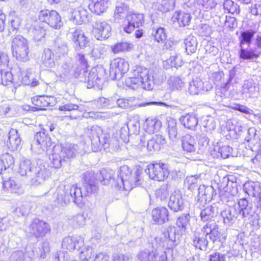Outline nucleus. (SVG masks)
I'll use <instances>...</instances> for the list:
<instances>
[{
  "label": "nucleus",
  "instance_id": "72a5a7b5",
  "mask_svg": "<svg viewBox=\"0 0 261 261\" xmlns=\"http://www.w3.org/2000/svg\"><path fill=\"white\" fill-rule=\"evenodd\" d=\"M1 158L5 163V165L6 166L8 169L13 165L14 163V159L12 155L8 153H5L3 154L1 156Z\"/></svg>",
  "mask_w": 261,
  "mask_h": 261
},
{
  "label": "nucleus",
  "instance_id": "423d86ee",
  "mask_svg": "<svg viewBox=\"0 0 261 261\" xmlns=\"http://www.w3.org/2000/svg\"><path fill=\"white\" fill-rule=\"evenodd\" d=\"M112 29L107 21L99 19L92 25V34L98 40L107 39L111 34Z\"/></svg>",
  "mask_w": 261,
  "mask_h": 261
},
{
  "label": "nucleus",
  "instance_id": "c85d7f7f",
  "mask_svg": "<svg viewBox=\"0 0 261 261\" xmlns=\"http://www.w3.org/2000/svg\"><path fill=\"white\" fill-rule=\"evenodd\" d=\"M214 214L212 206H207L200 212L201 220L203 222L209 221L214 217Z\"/></svg>",
  "mask_w": 261,
  "mask_h": 261
},
{
  "label": "nucleus",
  "instance_id": "6e6d98bb",
  "mask_svg": "<svg viewBox=\"0 0 261 261\" xmlns=\"http://www.w3.org/2000/svg\"><path fill=\"white\" fill-rule=\"evenodd\" d=\"M252 161L253 164L255 165H259V163H261V154H257L253 159H252Z\"/></svg>",
  "mask_w": 261,
  "mask_h": 261
},
{
  "label": "nucleus",
  "instance_id": "a878e982",
  "mask_svg": "<svg viewBox=\"0 0 261 261\" xmlns=\"http://www.w3.org/2000/svg\"><path fill=\"white\" fill-rule=\"evenodd\" d=\"M185 49L188 55L195 53L197 49V43L193 37H188L185 40Z\"/></svg>",
  "mask_w": 261,
  "mask_h": 261
},
{
  "label": "nucleus",
  "instance_id": "e433bc0d",
  "mask_svg": "<svg viewBox=\"0 0 261 261\" xmlns=\"http://www.w3.org/2000/svg\"><path fill=\"white\" fill-rule=\"evenodd\" d=\"M9 61L8 54L4 51H0V68L8 67Z\"/></svg>",
  "mask_w": 261,
  "mask_h": 261
},
{
  "label": "nucleus",
  "instance_id": "0e129e2a",
  "mask_svg": "<svg viewBox=\"0 0 261 261\" xmlns=\"http://www.w3.org/2000/svg\"><path fill=\"white\" fill-rule=\"evenodd\" d=\"M229 20L226 19L225 21V25H226L228 27L230 28H234L236 27V23H235L234 22L232 23V26H230L229 24Z\"/></svg>",
  "mask_w": 261,
  "mask_h": 261
},
{
  "label": "nucleus",
  "instance_id": "bb28decb",
  "mask_svg": "<svg viewBox=\"0 0 261 261\" xmlns=\"http://www.w3.org/2000/svg\"><path fill=\"white\" fill-rule=\"evenodd\" d=\"M32 33L34 39L38 41L45 37L46 29L44 27L36 25L33 28Z\"/></svg>",
  "mask_w": 261,
  "mask_h": 261
},
{
  "label": "nucleus",
  "instance_id": "4be33fe9",
  "mask_svg": "<svg viewBox=\"0 0 261 261\" xmlns=\"http://www.w3.org/2000/svg\"><path fill=\"white\" fill-rule=\"evenodd\" d=\"M223 8L228 13L238 15L240 12L239 6L231 0H225L223 3Z\"/></svg>",
  "mask_w": 261,
  "mask_h": 261
},
{
  "label": "nucleus",
  "instance_id": "69168bd1",
  "mask_svg": "<svg viewBox=\"0 0 261 261\" xmlns=\"http://www.w3.org/2000/svg\"><path fill=\"white\" fill-rule=\"evenodd\" d=\"M38 84V81H35V82H33L31 83V86L35 87V86H37Z\"/></svg>",
  "mask_w": 261,
  "mask_h": 261
},
{
  "label": "nucleus",
  "instance_id": "5fc2aeb1",
  "mask_svg": "<svg viewBox=\"0 0 261 261\" xmlns=\"http://www.w3.org/2000/svg\"><path fill=\"white\" fill-rule=\"evenodd\" d=\"M52 163L54 167L55 168H59L61 167V161L59 159H53Z\"/></svg>",
  "mask_w": 261,
  "mask_h": 261
},
{
  "label": "nucleus",
  "instance_id": "09e8293b",
  "mask_svg": "<svg viewBox=\"0 0 261 261\" xmlns=\"http://www.w3.org/2000/svg\"><path fill=\"white\" fill-rule=\"evenodd\" d=\"M6 20V15L0 10V33L3 32L5 30Z\"/></svg>",
  "mask_w": 261,
  "mask_h": 261
},
{
  "label": "nucleus",
  "instance_id": "9d476101",
  "mask_svg": "<svg viewBox=\"0 0 261 261\" xmlns=\"http://www.w3.org/2000/svg\"><path fill=\"white\" fill-rule=\"evenodd\" d=\"M71 39L77 49H84L90 43L88 38L80 29H76L71 33Z\"/></svg>",
  "mask_w": 261,
  "mask_h": 261
},
{
  "label": "nucleus",
  "instance_id": "7ed1b4c3",
  "mask_svg": "<svg viewBox=\"0 0 261 261\" xmlns=\"http://www.w3.org/2000/svg\"><path fill=\"white\" fill-rule=\"evenodd\" d=\"M37 21L40 23H44L55 30H59L63 25L61 15L55 10H41L38 14Z\"/></svg>",
  "mask_w": 261,
  "mask_h": 261
},
{
  "label": "nucleus",
  "instance_id": "a211bd4d",
  "mask_svg": "<svg viewBox=\"0 0 261 261\" xmlns=\"http://www.w3.org/2000/svg\"><path fill=\"white\" fill-rule=\"evenodd\" d=\"M196 141L194 137L187 135L182 140L181 146L186 153H194L196 151Z\"/></svg>",
  "mask_w": 261,
  "mask_h": 261
},
{
  "label": "nucleus",
  "instance_id": "052dcab7",
  "mask_svg": "<svg viewBox=\"0 0 261 261\" xmlns=\"http://www.w3.org/2000/svg\"><path fill=\"white\" fill-rule=\"evenodd\" d=\"M150 104L153 105L163 106L166 107H169V105L166 104L165 102H161V101H159V102L158 101H153V102H150Z\"/></svg>",
  "mask_w": 261,
  "mask_h": 261
},
{
  "label": "nucleus",
  "instance_id": "4468645a",
  "mask_svg": "<svg viewBox=\"0 0 261 261\" xmlns=\"http://www.w3.org/2000/svg\"><path fill=\"white\" fill-rule=\"evenodd\" d=\"M191 19L190 14L181 10L176 11L171 17L173 22H177L179 27L189 25Z\"/></svg>",
  "mask_w": 261,
  "mask_h": 261
},
{
  "label": "nucleus",
  "instance_id": "5701e85b",
  "mask_svg": "<svg viewBox=\"0 0 261 261\" xmlns=\"http://www.w3.org/2000/svg\"><path fill=\"white\" fill-rule=\"evenodd\" d=\"M127 20L135 24V27L139 28L144 22V15L142 13H132L126 16Z\"/></svg>",
  "mask_w": 261,
  "mask_h": 261
},
{
  "label": "nucleus",
  "instance_id": "4d7b16f0",
  "mask_svg": "<svg viewBox=\"0 0 261 261\" xmlns=\"http://www.w3.org/2000/svg\"><path fill=\"white\" fill-rule=\"evenodd\" d=\"M42 252L40 253L39 257L41 258H44L46 256V253L49 251V249H47L46 247H42L41 248Z\"/></svg>",
  "mask_w": 261,
  "mask_h": 261
},
{
  "label": "nucleus",
  "instance_id": "ddd939ff",
  "mask_svg": "<svg viewBox=\"0 0 261 261\" xmlns=\"http://www.w3.org/2000/svg\"><path fill=\"white\" fill-rule=\"evenodd\" d=\"M111 67L115 72V74L123 75L129 70V64L124 59L118 57L115 58L111 63Z\"/></svg>",
  "mask_w": 261,
  "mask_h": 261
},
{
  "label": "nucleus",
  "instance_id": "412c9836",
  "mask_svg": "<svg viewBox=\"0 0 261 261\" xmlns=\"http://www.w3.org/2000/svg\"><path fill=\"white\" fill-rule=\"evenodd\" d=\"M133 47L131 43L127 42H117L111 46L112 53L115 54L129 51Z\"/></svg>",
  "mask_w": 261,
  "mask_h": 261
},
{
  "label": "nucleus",
  "instance_id": "864d4df0",
  "mask_svg": "<svg viewBox=\"0 0 261 261\" xmlns=\"http://www.w3.org/2000/svg\"><path fill=\"white\" fill-rule=\"evenodd\" d=\"M178 59V57L176 56H171L168 59V61L171 63V67L177 68L180 66V65L177 63L176 60Z\"/></svg>",
  "mask_w": 261,
  "mask_h": 261
},
{
  "label": "nucleus",
  "instance_id": "aec40b11",
  "mask_svg": "<svg viewBox=\"0 0 261 261\" xmlns=\"http://www.w3.org/2000/svg\"><path fill=\"white\" fill-rule=\"evenodd\" d=\"M168 206L171 210L175 212L181 211L182 209V202L180 196L178 194H171L168 202Z\"/></svg>",
  "mask_w": 261,
  "mask_h": 261
},
{
  "label": "nucleus",
  "instance_id": "f704fd0d",
  "mask_svg": "<svg viewBox=\"0 0 261 261\" xmlns=\"http://www.w3.org/2000/svg\"><path fill=\"white\" fill-rule=\"evenodd\" d=\"M155 195L156 197L161 200L166 199L169 195L168 188L166 186L161 187L156 191Z\"/></svg>",
  "mask_w": 261,
  "mask_h": 261
},
{
  "label": "nucleus",
  "instance_id": "e2e57ef3",
  "mask_svg": "<svg viewBox=\"0 0 261 261\" xmlns=\"http://www.w3.org/2000/svg\"><path fill=\"white\" fill-rule=\"evenodd\" d=\"M47 126H48L50 132H53L55 129V127H56V125L53 123H50L48 125L47 124Z\"/></svg>",
  "mask_w": 261,
  "mask_h": 261
},
{
  "label": "nucleus",
  "instance_id": "338daca9",
  "mask_svg": "<svg viewBox=\"0 0 261 261\" xmlns=\"http://www.w3.org/2000/svg\"><path fill=\"white\" fill-rule=\"evenodd\" d=\"M161 258L159 261H167L166 257L162 256Z\"/></svg>",
  "mask_w": 261,
  "mask_h": 261
},
{
  "label": "nucleus",
  "instance_id": "f8f14e48",
  "mask_svg": "<svg viewBox=\"0 0 261 261\" xmlns=\"http://www.w3.org/2000/svg\"><path fill=\"white\" fill-rule=\"evenodd\" d=\"M111 4L110 0H91L89 8L92 13L100 15L106 12Z\"/></svg>",
  "mask_w": 261,
  "mask_h": 261
},
{
  "label": "nucleus",
  "instance_id": "603ef678",
  "mask_svg": "<svg viewBox=\"0 0 261 261\" xmlns=\"http://www.w3.org/2000/svg\"><path fill=\"white\" fill-rule=\"evenodd\" d=\"M93 261H108V256L104 253L100 252L95 255Z\"/></svg>",
  "mask_w": 261,
  "mask_h": 261
},
{
  "label": "nucleus",
  "instance_id": "49530a36",
  "mask_svg": "<svg viewBox=\"0 0 261 261\" xmlns=\"http://www.w3.org/2000/svg\"><path fill=\"white\" fill-rule=\"evenodd\" d=\"M232 109L234 110L238 111L246 114H250V110L248 108L239 103L236 104L235 106L232 107Z\"/></svg>",
  "mask_w": 261,
  "mask_h": 261
},
{
  "label": "nucleus",
  "instance_id": "4c0bfd02",
  "mask_svg": "<svg viewBox=\"0 0 261 261\" xmlns=\"http://www.w3.org/2000/svg\"><path fill=\"white\" fill-rule=\"evenodd\" d=\"M93 255L92 250L86 249L82 251L80 255V261H91Z\"/></svg>",
  "mask_w": 261,
  "mask_h": 261
},
{
  "label": "nucleus",
  "instance_id": "f257e3e1",
  "mask_svg": "<svg viewBox=\"0 0 261 261\" xmlns=\"http://www.w3.org/2000/svg\"><path fill=\"white\" fill-rule=\"evenodd\" d=\"M12 55L17 61L26 62L30 60L31 50L28 40L21 35L15 36L12 40Z\"/></svg>",
  "mask_w": 261,
  "mask_h": 261
},
{
  "label": "nucleus",
  "instance_id": "2f4dec72",
  "mask_svg": "<svg viewBox=\"0 0 261 261\" xmlns=\"http://www.w3.org/2000/svg\"><path fill=\"white\" fill-rule=\"evenodd\" d=\"M79 64L77 68L80 70H83L84 72H87L89 67L87 60L85 58L84 55L79 54H78Z\"/></svg>",
  "mask_w": 261,
  "mask_h": 261
},
{
  "label": "nucleus",
  "instance_id": "680f3d73",
  "mask_svg": "<svg viewBox=\"0 0 261 261\" xmlns=\"http://www.w3.org/2000/svg\"><path fill=\"white\" fill-rule=\"evenodd\" d=\"M255 45L257 48L261 49V36L256 37Z\"/></svg>",
  "mask_w": 261,
  "mask_h": 261
},
{
  "label": "nucleus",
  "instance_id": "c03bdc74",
  "mask_svg": "<svg viewBox=\"0 0 261 261\" xmlns=\"http://www.w3.org/2000/svg\"><path fill=\"white\" fill-rule=\"evenodd\" d=\"M127 12L125 7L124 6H117L115 10L114 15L116 18H120L122 15H125Z\"/></svg>",
  "mask_w": 261,
  "mask_h": 261
},
{
  "label": "nucleus",
  "instance_id": "a19ab883",
  "mask_svg": "<svg viewBox=\"0 0 261 261\" xmlns=\"http://www.w3.org/2000/svg\"><path fill=\"white\" fill-rule=\"evenodd\" d=\"M168 131L169 133H176V121L175 119L170 118L168 120Z\"/></svg>",
  "mask_w": 261,
  "mask_h": 261
},
{
  "label": "nucleus",
  "instance_id": "de8ad7c7",
  "mask_svg": "<svg viewBox=\"0 0 261 261\" xmlns=\"http://www.w3.org/2000/svg\"><path fill=\"white\" fill-rule=\"evenodd\" d=\"M127 21V23L124 27L123 30L127 34H131L134 32L137 27H135V24L130 21Z\"/></svg>",
  "mask_w": 261,
  "mask_h": 261
},
{
  "label": "nucleus",
  "instance_id": "3c124183",
  "mask_svg": "<svg viewBox=\"0 0 261 261\" xmlns=\"http://www.w3.org/2000/svg\"><path fill=\"white\" fill-rule=\"evenodd\" d=\"M96 102L98 106L105 107L108 105L109 99L104 97H99L96 100Z\"/></svg>",
  "mask_w": 261,
  "mask_h": 261
},
{
  "label": "nucleus",
  "instance_id": "0eeeda50",
  "mask_svg": "<svg viewBox=\"0 0 261 261\" xmlns=\"http://www.w3.org/2000/svg\"><path fill=\"white\" fill-rule=\"evenodd\" d=\"M133 76L130 77V85L134 86L141 85L146 89V85L150 81L148 70L145 68L138 67L133 70Z\"/></svg>",
  "mask_w": 261,
  "mask_h": 261
},
{
  "label": "nucleus",
  "instance_id": "20e7f679",
  "mask_svg": "<svg viewBox=\"0 0 261 261\" xmlns=\"http://www.w3.org/2000/svg\"><path fill=\"white\" fill-rule=\"evenodd\" d=\"M119 177L121 178L124 188H133L141 184L139 173L136 172L132 174V171L126 165L121 166L119 170Z\"/></svg>",
  "mask_w": 261,
  "mask_h": 261
},
{
  "label": "nucleus",
  "instance_id": "473e14b6",
  "mask_svg": "<svg viewBox=\"0 0 261 261\" xmlns=\"http://www.w3.org/2000/svg\"><path fill=\"white\" fill-rule=\"evenodd\" d=\"M94 178L93 174L90 172H85L83 174V179L85 184L86 185V188L89 187L90 189H92L94 186L93 184Z\"/></svg>",
  "mask_w": 261,
  "mask_h": 261
},
{
  "label": "nucleus",
  "instance_id": "9b49d317",
  "mask_svg": "<svg viewBox=\"0 0 261 261\" xmlns=\"http://www.w3.org/2000/svg\"><path fill=\"white\" fill-rule=\"evenodd\" d=\"M203 232L205 235L208 236L209 239L213 242L221 241L222 234L219 229L218 226L216 224L206 223L203 226Z\"/></svg>",
  "mask_w": 261,
  "mask_h": 261
},
{
  "label": "nucleus",
  "instance_id": "2eb2a0df",
  "mask_svg": "<svg viewBox=\"0 0 261 261\" xmlns=\"http://www.w3.org/2000/svg\"><path fill=\"white\" fill-rule=\"evenodd\" d=\"M35 140L38 147L43 150H47L52 145L50 138L44 132L37 133L35 136Z\"/></svg>",
  "mask_w": 261,
  "mask_h": 261
},
{
  "label": "nucleus",
  "instance_id": "bf43d9fd",
  "mask_svg": "<svg viewBox=\"0 0 261 261\" xmlns=\"http://www.w3.org/2000/svg\"><path fill=\"white\" fill-rule=\"evenodd\" d=\"M113 261H124V255L117 254L114 256Z\"/></svg>",
  "mask_w": 261,
  "mask_h": 261
},
{
  "label": "nucleus",
  "instance_id": "f03ea898",
  "mask_svg": "<svg viewBox=\"0 0 261 261\" xmlns=\"http://www.w3.org/2000/svg\"><path fill=\"white\" fill-rule=\"evenodd\" d=\"M145 172L150 179L158 181L165 180L170 174L167 164L162 161H154L149 163Z\"/></svg>",
  "mask_w": 261,
  "mask_h": 261
},
{
  "label": "nucleus",
  "instance_id": "ea45409f",
  "mask_svg": "<svg viewBox=\"0 0 261 261\" xmlns=\"http://www.w3.org/2000/svg\"><path fill=\"white\" fill-rule=\"evenodd\" d=\"M79 107L75 103H66L59 106V110L61 111H71L78 110Z\"/></svg>",
  "mask_w": 261,
  "mask_h": 261
},
{
  "label": "nucleus",
  "instance_id": "dca6fc26",
  "mask_svg": "<svg viewBox=\"0 0 261 261\" xmlns=\"http://www.w3.org/2000/svg\"><path fill=\"white\" fill-rule=\"evenodd\" d=\"M13 171L9 172L8 174L3 175L2 177L3 179V188L5 191H12L17 188V184L13 176Z\"/></svg>",
  "mask_w": 261,
  "mask_h": 261
},
{
  "label": "nucleus",
  "instance_id": "393cba45",
  "mask_svg": "<svg viewBox=\"0 0 261 261\" xmlns=\"http://www.w3.org/2000/svg\"><path fill=\"white\" fill-rule=\"evenodd\" d=\"M13 80V76L11 72L0 70V84L5 86L10 85Z\"/></svg>",
  "mask_w": 261,
  "mask_h": 261
},
{
  "label": "nucleus",
  "instance_id": "7c9ffc66",
  "mask_svg": "<svg viewBox=\"0 0 261 261\" xmlns=\"http://www.w3.org/2000/svg\"><path fill=\"white\" fill-rule=\"evenodd\" d=\"M254 36V32L252 31H245L241 34L240 37V45H242L245 43L250 44Z\"/></svg>",
  "mask_w": 261,
  "mask_h": 261
},
{
  "label": "nucleus",
  "instance_id": "c756f323",
  "mask_svg": "<svg viewBox=\"0 0 261 261\" xmlns=\"http://www.w3.org/2000/svg\"><path fill=\"white\" fill-rule=\"evenodd\" d=\"M139 258L141 261H155L157 253L154 251H142L139 254Z\"/></svg>",
  "mask_w": 261,
  "mask_h": 261
},
{
  "label": "nucleus",
  "instance_id": "37998d69",
  "mask_svg": "<svg viewBox=\"0 0 261 261\" xmlns=\"http://www.w3.org/2000/svg\"><path fill=\"white\" fill-rule=\"evenodd\" d=\"M217 3L215 0H203L202 7L207 9L211 10L216 7Z\"/></svg>",
  "mask_w": 261,
  "mask_h": 261
},
{
  "label": "nucleus",
  "instance_id": "6ab92c4d",
  "mask_svg": "<svg viewBox=\"0 0 261 261\" xmlns=\"http://www.w3.org/2000/svg\"><path fill=\"white\" fill-rule=\"evenodd\" d=\"M181 124L185 128L193 129L198 124V118L193 115L187 114L180 118Z\"/></svg>",
  "mask_w": 261,
  "mask_h": 261
},
{
  "label": "nucleus",
  "instance_id": "b1692460",
  "mask_svg": "<svg viewBox=\"0 0 261 261\" xmlns=\"http://www.w3.org/2000/svg\"><path fill=\"white\" fill-rule=\"evenodd\" d=\"M261 52L255 53L253 49L247 50L241 48L240 50V58L243 60L256 59L260 57Z\"/></svg>",
  "mask_w": 261,
  "mask_h": 261
},
{
  "label": "nucleus",
  "instance_id": "cd10ccee",
  "mask_svg": "<svg viewBox=\"0 0 261 261\" xmlns=\"http://www.w3.org/2000/svg\"><path fill=\"white\" fill-rule=\"evenodd\" d=\"M153 37L158 43H164L167 38L165 29L162 27L158 28L153 35Z\"/></svg>",
  "mask_w": 261,
  "mask_h": 261
},
{
  "label": "nucleus",
  "instance_id": "13d9d810",
  "mask_svg": "<svg viewBox=\"0 0 261 261\" xmlns=\"http://www.w3.org/2000/svg\"><path fill=\"white\" fill-rule=\"evenodd\" d=\"M137 29L135 32V37L136 38H140L143 36V31L141 29L137 28Z\"/></svg>",
  "mask_w": 261,
  "mask_h": 261
},
{
  "label": "nucleus",
  "instance_id": "58836bf2",
  "mask_svg": "<svg viewBox=\"0 0 261 261\" xmlns=\"http://www.w3.org/2000/svg\"><path fill=\"white\" fill-rule=\"evenodd\" d=\"M248 205V201L246 198H241L238 202L239 210L240 214H242L243 217H245L244 210Z\"/></svg>",
  "mask_w": 261,
  "mask_h": 261
},
{
  "label": "nucleus",
  "instance_id": "1a4fd4ad",
  "mask_svg": "<svg viewBox=\"0 0 261 261\" xmlns=\"http://www.w3.org/2000/svg\"><path fill=\"white\" fill-rule=\"evenodd\" d=\"M33 108L36 111L46 110V108L53 107L55 102V99L53 96L45 95L36 96L31 98Z\"/></svg>",
  "mask_w": 261,
  "mask_h": 261
},
{
  "label": "nucleus",
  "instance_id": "79ce46f5",
  "mask_svg": "<svg viewBox=\"0 0 261 261\" xmlns=\"http://www.w3.org/2000/svg\"><path fill=\"white\" fill-rule=\"evenodd\" d=\"M9 139L12 147L14 146L15 148H17L19 146L21 142L20 138L17 134H16L15 136H10Z\"/></svg>",
  "mask_w": 261,
  "mask_h": 261
},
{
  "label": "nucleus",
  "instance_id": "f3484780",
  "mask_svg": "<svg viewBox=\"0 0 261 261\" xmlns=\"http://www.w3.org/2000/svg\"><path fill=\"white\" fill-rule=\"evenodd\" d=\"M193 245L196 248L202 250L206 248L208 245L207 237L203 232V228L200 231L194 233L193 240Z\"/></svg>",
  "mask_w": 261,
  "mask_h": 261
},
{
  "label": "nucleus",
  "instance_id": "39448f33",
  "mask_svg": "<svg viewBox=\"0 0 261 261\" xmlns=\"http://www.w3.org/2000/svg\"><path fill=\"white\" fill-rule=\"evenodd\" d=\"M29 229L31 236L36 239L44 237L51 231L49 224L38 218H35L32 221Z\"/></svg>",
  "mask_w": 261,
  "mask_h": 261
},
{
  "label": "nucleus",
  "instance_id": "6e6552de",
  "mask_svg": "<svg viewBox=\"0 0 261 261\" xmlns=\"http://www.w3.org/2000/svg\"><path fill=\"white\" fill-rule=\"evenodd\" d=\"M170 212L167 207L158 206L151 211V220L154 224L163 225L169 220Z\"/></svg>",
  "mask_w": 261,
  "mask_h": 261
},
{
  "label": "nucleus",
  "instance_id": "a18cd8bd",
  "mask_svg": "<svg viewBox=\"0 0 261 261\" xmlns=\"http://www.w3.org/2000/svg\"><path fill=\"white\" fill-rule=\"evenodd\" d=\"M159 139H161V137H160ZM158 139H159L158 137L156 140L154 139L150 140L148 142L147 147L150 150L151 148L154 150L159 149L160 148V145L157 142Z\"/></svg>",
  "mask_w": 261,
  "mask_h": 261
},
{
  "label": "nucleus",
  "instance_id": "774afa93",
  "mask_svg": "<svg viewBox=\"0 0 261 261\" xmlns=\"http://www.w3.org/2000/svg\"><path fill=\"white\" fill-rule=\"evenodd\" d=\"M62 0H52L53 2L56 4H57L60 2Z\"/></svg>",
  "mask_w": 261,
  "mask_h": 261
},
{
  "label": "nucleus",
  "instance_id": "8fccbe9b",
  "mask_svg": "<svg viewBox=\"0 0 261 261\" xmlns=\"http://www.w3.org/2000/svg\"><path fill=\"white\" fill-rule=\"evenodd\" d=\"M54 57V54L51 49H47L44 50V54L42 56L44 61L47 62L50 60Z\"/></svg>",
  "mask_w": 261,
  "mask_h": 261
},
{
  "label": "nucleus",
  "instance_id": "c9c22d12",
  "mask_svg": "<svg viewBox=\"0 0 261 261\" xmlns=\"http://www.w3.org/2000/svg\"><path fill=\"white\" fill-rule=\"evenodd\" d=\"M208 261H226V255L216 251L210 254Z\"/></svg>",
  "mask_w": 261,
  "mask_h": 261
}]
</instances>
